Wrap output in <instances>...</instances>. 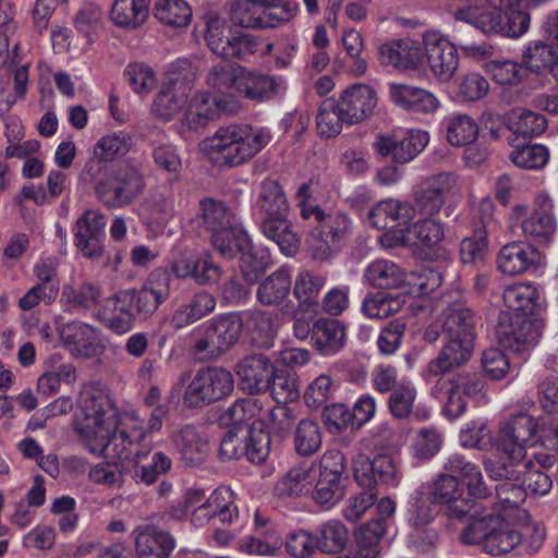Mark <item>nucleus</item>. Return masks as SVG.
Masks as SVG:
<instances>
[{
  "instance_id": "nucleus-1",
  "label": "nucleus",
  "mask_w": 558,
  "mask_h": 558,
  "mask_svg": "<svg viewBox=\"0 0 558 558\" xmlns=\"http://www.w3.org/2000/svg\"><path fill=\"white\" fill-rule=\"evenodd\" d=\"M75 429L88 449L111 459L141 456L146 429L135 412H117L106 389L85 387L80 396Z\"/></svg>"
},
{
  "instance_id": "nucleus-2",
  "label": "nucleus",
  "mask_w": 558,
  "mask_h": 558,
  "mask_svg": "<svg viewBox=\"0 0 558 558\" xmlns=\"http://www.w3.org/2000/svg\"><path fill=\"white\" fill-rule=\"evenodd\" d=\"M268 136L248 124L220 126L203 138L199 151L219 167H238L255 157L267 144Z\"/></svg>"
},
{
  "instance_id": "nucleus-3",
  "label": "nucleus",
  "mask_w": 558,
  "mask_h": 558,
  "mask_svg": "<svg viewBox=\"0 0 558 558\" xmlns=\"http://www.w3.org/2000/svg\"><path fill=\"white\" fill-rule=\"evenodd\" d=\"M518 0H464L453 13L454 19L469 23L485 34H501L507 37L523 35L530 25V16L523 11H502L512 8Z\"/></svg>"
},
{
  "instance_id": "nucleus-4",
  "label": "nucleus",
  "mask_w": 558,
  "mask_h": 558,
  "mask_svg": "<svg viewBox=\"0 0 558 558\" xmlns=\"http://www.w3.org/2000/svg\"><path fill=\"white\" fill-rule=\"evenodd\" d=\"M196 77L197 69L190 60L173 63L150 105L151 114L170 122L183 113Z\"/></svg>"
},
{
  "instance_id": "nucleus-5",
  "label": "nucleus",
  "mask_w": 558,
  "mask_h": 558,
  "mask_svg": "<svg viewBox=\"0 0 558 558\" xmlns=\"http://www.w3.org/2000/svg\"><path fill=\"white\" fill-rule=\"evenodd\" d=\"M145 187L146 180L141 168L123 162L109 169L95 187V195L108 208H122L135 202Z\"/></svg>"
},
{
  "instance_id": "nucleus-6",
  "label": "nucleus",
  "mask_w": 558,
  "mask_h": 558,
  "mask_svg": "<svg viewBox=\"0 0 558 558\" xmlns=\"http://www.w3.org/2000/svg\"><path fill=\"white\" fill-rule=\"evenodd\" d=\"M243 322L239 314L228 313L209 319L202 337L193 344L194 354L216 359L230 350L240 339Z\"/></svg>"
},
{
  "instance_id": "nucleus-7",
  "label": "nucleus",
  "mask_w": 558,
  "mask_h": 558,
  "mask_svg": "<svg viewBox=\"0 0 558 558\" xmlns=\"http://www.w3.org/2000/svg\"><path fill=\"white\" fill-rule=\"evenodd\" d=\"M543 320L526 314L501 312L498 317L496 335L505 349L523 354L532 350L542 337Z\"/></svg>"
},
{
  "instance_id": "nucleus-8",
  "label": "nucleus",
  "mask_w": 558,
  "mask_h": 558,
  "mask_svg": "<svg viewBox=\"0 0 558 558\" xmlns=\"http://www.w3.org/2000/svg\"><path fill=\"white\" fill-rule=\"evenodd\" d=\"M234 388L233 375L223 367H203L187 385L183 400L190 408H198L228 397Z\"/></svg>"
},
{
  "instance_id": "nucleus-9",
  "label": "nucleus",
  "mask_w": 558,
  "mask_h": 558,
  "mask_svg": "<svg viewBox=\"0 0 558 558\" xmlns=\"http://www.w3.org/2000/svg\"><path fill=\"white\" fill-rule=\"evenodd\" d=\"M458 190V177L441 172L422 180L413 190L414 208L421 215L433 216L445 205L446 196Z\"/></svg>"
},
{
  "instance_id": "nucleus-10",
  "label": "nucleus",
  "mask_w": 558,
  "mask_h": 558,
  "mask_svg": "<svg viewBox=\"0 0 558 558\" xmlns=\"http://www.w3.org/2000/svg\"><path fill=\"white\" fill-rule=\"evenodd\" d=\"M424 61L433 74L441 81L451 78L458 68V51L442 34L427 31L423 35Z\"/></svg>"
},
{
  "instance_id": "nucleus-11",
  "label": "nucleus",
  "mask_w": 558,
  "mask_h": 558,
  "mask_svg": "<svg viewBox=\"0 0 558 558\" xmlns=\"http://www.w3.org/2000/svg\"><path fill=\"white\" fill-rule=\"evenodd\" d=\"M58 335L63 348L74 357H94L104 350L97 330L87 323H63L58 328Z\"/></svg>"
},
{
  "instance_id": "nucleus-12",
  "label": "nucleus",
  "mask_w": 558,
  "mask_h": 558,
  "mask_svg": "<svg viewBox=\"0 0 558 558\" xmlns=\"http://www.w3.org/2000/svg\"><path fill=\"white\" fill-rule=\"evenodd\" d=\"M495 453L484 459L485 470L493 480H521L526 469V450L494 441Z\"/></svg>"
},
{
  "instance_id": "nucleus-13",
  "label": "nucleus",
  "mask_w": 558,
  "mask_h": 558,
  "mask_svg": "<svg viewBox=\"0 0 558 558\" xmlns=\"http://www.w3.org/2000/svg\"><path fill=\"white\" fill-rule=\"evenodd\" d=\"M427 143V132L412 131L408 137L402 138L393 134H379L373 146L380 156L391 158L393 162L405 163L411 161Z\"/></svg>"
},
{
  "instance_id": "nucleus-14",
  "label": "nucleus",
  "mask_w": 558,
  "mask_h": 558,
  "mask_svg": "<svg viewBox=\"0 0 558 558\" xmlns=\"http://www.w3.org/2000/svg\"><path fill=\"white\" fill-rule=\"evenodd\" d=\"M134 289L118 291L101 303L97 318L116 333H125L133 327L134 316L131 304Z\"/></svg>"
},
{
  "instance_id": "nucleus-15",
  "label": "nucleus",
  "mask_w": 558,
  "mask_h": 558,
  "mask_svg": "<svg viewBox=\"0 0 558 558\" xmlns=\"http://www.w3.org/2000/svg\"><path fill=\"white\" fill-rule=\"evenodd\" d=\"M274 369L270 359L264 354L243 357L236 365L241 389L250 395L266 391Z\"/></svg>"
},
{
  "instance_id": "nucleus-16",
  "label": "nucleus",
  "mask_w": 558,
  "mask_h": 558,
  "mask_svg": "<svg viewBox=\"0 0 558 558\" xmlns=\"http://www.w3.org/2000/svg\"><path fill=\"white\" fill-rule=\"evenodd\" d=\"M340 111L348 124L359 123L369 117L376 105V92L368 85L354 84L343 90L339 101Z\"/></svg>"
},
{
  "instance_id": "nucleus-17",
  "label": "nucleus",
  "mask_w": 558,
  "mask_h": 558,
  "mask_svg": "<svg viewBox=\"0 0 558 558\" xmlns=\"http://www.w3.org/2000/svg\"><path fill=\"white\" fill-rule=\"evenodd\" d=\"M171 439L185 465H198L208 456V438L195 425L185 424L180 426L173 432Z\"/></svg>"
},
{
  "instance_id": "nucleus-18",
  "label": "nucleus",
  "mask_w": 558,
  "mask_h": 558,
  "mask_svg": "<svg viewBox=\"0 0 558 558\" xmlns=\"http://www.w3.org/2000/svg\"><path fill=\"white\" fill-rule=\"evenodd\" d=\"M379 56L383 64L401 70H420L424 65V52L420 44L410 38L383 44Z\"/></svg>"
},
{
  "instance_id": "nucleus-19",
  "label": "nucleus",
  "mask_w": 558,
  "mask_h": 558,
  "mask_svg": "<svg viewBox=\"0 0 558 558\" xmlns=\"http://www.w3.org/2000/svg\"><path fill=\"white\" fill-rule=\"evenodd\" d=\"M304 219L313 218L319 225L316 227L331 242L340 247L347 242L353 231V223L350 217L341 211L326 214L318 206H308L301 209Z\"/></svg>"
},
{
  "instance_id": "nucleus-20",
  "label": "nucleus",
  "mask_w": 558,
  "mask_h": 558,
  "mask_svg": "<svg viewBox=\"0 0 558 558\" xmlns=\"http://www.w3.org/2000/svg\"><path fill=\"white\" fill-rule=\"evenodd\" d=\"M537 427L538 423L532 415L517 413L500 423L495 441L526 450L533 444Z\"/></svg>"
},
{
  "instance_id": "nucleus-21",
  "label": "nucleus",
  "mask_w": 558,
  "mask_h": 558,
  "mask_svg": "<svg viewBox=\"0 0 558 558\" xmlns=\"http://www.w3.org/2000/svg\"><path fill=\"white\" fill-rule=\"evenodd\" d=\"M437 356L428 362L427 372L433 376L450 373L465 365L474 350V342L445 338Z\"/></svg>"
},
{
  "instance_id": "nucleus-22",
  "label": "nucleus",
  "mask_w": 558,
  "mask_h": 558,
  "mask_svg": "<svg viewBox=\"0 0 558 558\" xmlns=\"http://www.w3.org/2000/svg\"><path fill=\"white\" fill-rule=\"evenodd\" d=\"M170 294V277L166 271L156 270L138 290H134L135 306L143 315L154 314Z\"/></svg>"
},
{
  "instance_id": "nucleus-23",
  "label": "nucleus",
  "mask_w": 558,
  "mask_h": 558,
  "mask_svg": "<svg viewBox=\"0 0 558 558\" xmlns=\"http://www.w3.org/2000/svg\"><path fill=\"white\" fill-rule=\"evenodd\" d=\"M316 478L315 464L302 463L291 468L275 484L274 492L280 498H298L312 492Z\"/></svg>"
},
{
  "instance_id": "nucleus-24",
  "label": "nucleus",
  "mask_w": 558,
  "mask_h": 558,
  "mask_svg": "<svg viewBox=\"0 0 558 558\" xmlns=\"http://www.w3.org/2000/svg\"><path fill=\"white\" fill-rule=\"evenodd\" d=\"M175 541L168 532L149 525L136 531L135 549L138 558H168Z\"/></svg>"
},
{
  "instance_id": "nucleus-25",
  "label": "nucleus",
  "mask_w": 558,
  "mask_h": 558,
  "mask_svg": "<svg viewBox=\"0 0 558 558\" xmlns=\"http://www.w3.org/2000/svg\"><path fill=\"white\" fill-rule=\"evenodd\" d=\"M280 89L277 80L267 74L240 70L238 78V94L253 101H265L275 97Z\"/></svg>"
},
{
  "instance_id": "nucleus-26",
  "label": "nucleus",
  "mask_w": 558,
  "mask_h": 558,
  "mask_svg": "<svg viewBox=\"0 0 558 558\" xmlns=\"http://www.w3.org/2000/svg\"><path fill=\"white\" fill-rule=\"evenodd\" d=\"M463 489L453 475L441 474L435 481L430 496L433 501L451 507L449 515L461 519L468 512V502L462 499Z\"/></svg>"
},
{
  "instance_id": "nucleus-27",
  "label": "nucleus",
  "mask_w": 558,
  "mask_h": 558,
  "mask_svg": "<svg viewBox=\"0 0 558 558\" xmlns=\"http://www.w3.org/2000/svg\"><path fill=\"white\" fill-rule=\"evenodd\" d=\"M535 264V251L522 243L506 244L497 256L498 269L509 276H518L527 271Z\"/></svg>"
},
{
  "instance_id": "nucleus-28",
  "label": "nucleus",
  "mask_w": 558,
  "mask_h": 558,
  "mask_svg": "<svg viewBox=\"0 0 558 558\" xmlns=\"http://www.w3.org/2000/svg\"><path fill=\"white\" fill-rule=\"evenodd\" d=\"M415 217V208L409 202L385 199L375 204L368 219L377 229H385L389 223H405Z\"/></svg>"
},
{
  "instance_id": "nucleus-29",
  "label": "nucleus",
  "mask_w": 558,
  "mask_h": 558,
  "mask_svg": "<svg viewBox=\"0 0 558 558\" xmlns=\"http://www.w3.org/2000/svg\"><path fill=\"white\" fill-rule=\"evenodd\" d=\"M144 439L141 440V450H147L141 456H134L126 459H120L121 461H133L135 464L134 478L136 482H141L146 485L154 484L157 478L166 474L171 469V459L161 451L154 452L151 459L142 463L144 458L150 452V448L143 444Z\"/></svg>"
},
{
  "instance_id": "nucleus-30",
  "label": "nucleus",
  "mask_w": 558,
  "mask_h": 558,
  "mask_svg": "<svg viewBox=\"0 0 558 558\" xmlns=\"http://www.w3.org/2000/svg\"><path fill=\"white\" fill-rule=\"evenodd\" d=\"M263 401L258 398H243L233 402L220 415V422L226 426L254 425L265 420Z\"/></svg>"
},
{
  "instance_id": "nucleus-31",
  "label": "nucleus",
  "mask_w": 558,
  "mask_h": 558,
  "mask_svg": "<svg viewBox=\"0 0 558 558\" xmlns=\"http://www.w3.org/2000/svg\"><path fill=\"white\" fill-rule=\"evenodd\" d=\"M445 338L474 342L475 316L470 308L462 305L448 307L442 322Z\"/></svg>"
},
{
  "instance_id": "nucleus-32",
  "label": "nucleus",
  "mask_w": 558,
  "mask_h": 558,
  "mask_svg": "<svg viewBox=\"0 0 558 558\" xmlns=\"http://www.w3.org/2000/svg\"><path fill=\"white\" fill-rule=\"evenodd\" d=\"M312 340L322 354H333L344 344V327L338 320L319 318L313 325Z\"/></svg>"
},
{
  "instance_id": "nucleus-33",
  "label": "nucleus",
  "mask_w": 558,
  "mask_h": 558,
  "mask_svg": "<svg viewBox=\"0 0 558 558\" xmlns=\"http://www.w3.org/2000/svg\"><path fill=\"white\" fill-rule=\"evenodd\" d=\"M150 0H114L111 5L112 23L125 29H136L148 17Z\"/></svg>"
},
{
  "instance_id": "nucleus-34",
  "label": "nucleus",
  "mask_w": 558,
  "mask_h": 558,
  "mask_svg": "<svg viewBox=\"0 0 558 558\" xmlns=\"http://www.w3.org/2000/svg\"><path fill=\"white\" fill-rule=\"evenodd\" d=\"M386 530V521L383 518L372 519L355 529L356 553L363 558H380V543Z\"/></svg>"
},
{
  "instance_id": "nucleus-35",
  "label": "nucleus",
  "mask_w": 558,
  "mask_h": 558,
  "mask_svg": "<svg viewBox=\"0 0 558 558\" xmlns=\"http://www.w3.org/2000/svg\"><path fill=\"white\" fill-rule=\"evenodd\" d=\"M446 469L461 476L471 496L484 498L488 495L480 468L463 454L452 453L448 458Z\"/></svg>"
},
{
  "instance_id": "nucleus-36",
  "label": "nucleus",
  "mask_w": 558,
  "mask_h": 558,
  "mask_svg": "<svg viewBox=\"0 0 558 558\" xmlns=\"http://www.w3.org/2000/svg\"><path fill=\"white\" fill-rule=\"evenodd\" d=\"M291 290V277L284 269H279L267 276L256 291L257 301L265 306H279Z\"/></svg>"
},
{
  "instance_id": "nucleus-37",
  "label": "nucleus",
  "mask_w": 558,
  "mask_h": 558,
  "mask_svg": "<svg viewBox=\"0 0 558 558\" xmlns=\"http://www.w3.org/2000/svg\"><path fill=\"white\" fill-rule=\"evenodd\" d=\"M216 307L215 298L205 291L196 293L192 300L174 311L171 324L181 329L210 314Z\"/></svg>"
},
{
  "instance_id": "nucleus-38",
  "label": "nucleus",
  "mask_w": 558,
  "mask_h": 558,
  "mask_svg": "<svg viewBox=\"0 0 558 558\" xmlns=\"http://www.w3.org/2000/svg\"><path fill=\"white\" fill-rule=\"evenodd\" d=\"M217 108L211 97L203 93L196 94L184 109L182 126L198 132L215 118Z\"/></svg>"
},
{
  "instance_id": "nucleus-39",
  "label": "nucleus",
  "mask_w": 558,
  "mask_h": 558,
  "mask_svg": "<svg viewBox=\"0 0 558 558\" xmlns=\"http://www.w3.org/2000/svg\"><path fill=\"white\" fill-rule=\"evenodd\" d=\"M298 13V4L291 0H260L257 29L280 27L292 21Z\"/></svg>"
},
{
  "instance_id": "nucleus-40",
  "label": "nucleus",
  "mask_w": 558,
  "mask_h": 558,
  "mask_svg": "<svg viewBox=\"0 0 558 558\" xmlns=\"http://www.w3.org/2000/svg\"><path fill=\"white\" fill-rule=\"evenodd\" d=\"M260 228L265 236L274 241L286 255L296 252L299 239L292 231L286 215L264 218Z\"/></svg>"
},
{
  "instance_id": "nucleus-41",
  "label": "nucleus",
  "mask_w": 558,
  "mask_h": 558,
  "mask_svg": "<svg viewBox=\"0 0 558 558\" xmlns=\"http://www.w3.org/2000/svg\"><path fill=\"white\" fill-rule=\"evenodd\" d=\"M404 304V296L385 292L371 293L362 303L363 313L369 318L384 319L398 313Z\"/></svg>"
},
{
  "instance_id": "nucleus-42",
  "label": "nucleus",
  "mask_w": 558,
  "mask_h": 558,
  "mask_svg": "<svg viewBox=\"0 0 558 558\" xmlns=\"http://www.w3.org/2000/svg\"><path fill=\"white\" fill-rule=\"evenodd\" d=\"M502 299L510 314L531 313L537 300V290L530 283H515L505 289Z\"/></svg>"
},
{
  "instance_id": "nucleus-43",
  "label": "nucleus",
  "mask_w": 558,
  "mask_h": 558,
  "mask_svg": "<svg viewBox=\"0 0 558 558\" xmlns=\"http://www.w3.org/2000/svg\"><path fill=\"white\" fill-rule=\"evenodd\" d=\"M154 15L167 26L186 27L192 19V9L185 0H158Z\"/></svg>"
},
{
  "instance_id": "nucleus-44",
  "label": "nucleus",
  "mask_w": 558,
  "mask_h": 558,
  "mask_svg": "<svg viewBox=\"0 0 558 558\" xmlns=\"http://www.w3.org/2000/svg\"><path fill=\"white\" fill-rule=\"evenodd\" d=\"M349 541L347 526L337 520H330L322 524L316 535L317 548L325 554L342 551Z\"/></svg>"
},
{
  "instance_id": "nucleus-45",
  "label": "nucleus",
  "mask_w": 558,
  "mask_h": 558,
  "mask_svg": "<svg viewBox=\"0 0 558 558\" xmlns=\"http://www.w3.org/2000/svg\"><path fill=\"white\" fill-rule=\"evenodd\" d=\"M366 278L374 287L393 289L403 283L404 272L393 262L379 259L367 267Z\"/></svg>"
},
{
  "instance_id": "nucleus-46",
  "label": "nucleus",
  "mask_w": 558,
  "mask_h": 558,
  "mask_svg": "<svg viewBox=\"0 0 558 558\" xmlns=\"http://www.w3.org/2000/svg\"><path fill=\"white\" fill-rule=\"evenodd\" d=\"M274 44L264 43L259 37L251 34H242L232 36L229 48L225 52L223 59L235 58L247 60L252 56H266L271 52Z\"/></svg>"
},
{
  "instance_id": "nucleus-47",
  "label": "nucleus",
  "mask_w": 558,
  "mask_h": 558,
  "mask_svg": "<svg viewBox=\"0 0 558 558\" xmlns=\"http://www.w3.org/2000/svg\"><path fill=\"white\" fill-rule=\"evenodd\" d=\"M268 389L278 403L293 402L300 398L298 376L287 368L274 369Z\"/></svg>"
},
{
  "instance_id": "nucleus-48",
  "label": "nucleus",
  "mask_w": 558,
  "mask_h": 558,
  "mask_svg": "<svg viewBox=\"0 0 558 558\" xmlns=\"http://www.w3.org/2000/svg\"><path fill=\"white\" fill-rule=\"evenodd\" d=\"M257 206L265 218L286 215L288 210L287 198L277 181L265 180L262 183Z\"/></svg>"
},
{
  "instance_id": "nucleus-49",
  "label": "nucleus",
  "mask_w": 558,
  "mask_h": 558,
  "mask_svg": "<svg viewBox=\"0 0 558 558\" xmlns=\"http://www.w3.org/2000/svg\"><path fill=\"white\" fill-rule=\"evenodd\" d=\"M477 135L478 125L470 116L459 113L448 119L446 138L450 145L463 146L471 144Z\"/></svg>"
},
{
  "instance_id": "nucleus-50",
  "label": "nucleus",
  "mask_w": 558,
  "mask_h": 558,
  "mask_svg": "<svg viewBox=\"0 0 558 558\" xmlns=\"http://www.w3.org/2000/svg\"><path fill=\"white\" fill-rule=\"evenodd\" d=\"M522 231L538 244L547 243L556 231V221L547 211H534L522 221Z\"/></svg>"
},
{
  "instance_id": "nucleus-51",
  "label": "nucleus",
  "mask_w": 558,
  "mask_h": 558,
  "mask_svg": "<svg viewBox=\"0 0 558 558\" xmlns=\"http://www.w3.org/2000/svg\"><path fill=\"white\" fill-rule=\"evenodd\" d=\"M133 144L132 135L123 132L112 133L100 137L93 147V154L105 159L112 161L126 155Z\"/></svg>"
},
{
  "instance_id": "nucleus-52",
  "label": "nucleus",
  "mask_w": 558,
  "mask_h": 558,
  "mask_svg": "<svg viewBox=\"0 0 558 558\" xmlns=\"http://www.w3.org/2000/svg\"><path fill=\"white\" fill-rule=\"evenodd\" d=\"M316 119L319 134L326 137L338 135L347 123L344 114L340 111V105L331 98L322 102Z\"/></svg>"
},
{
  "instance_id": "nucleus-53",
  "label": "nucleus",
  "mask_w": 558,
  "mask_h": 558,
  "mask_svg": "<svg viewBox=\"0 0 558 558\" xmlns=\"http://www.w3.org/2000/svg\"><path fill=\"white\" fill-rule=\"evenodd\" d=\"M201 210L203 222L213 234L233 225L234 215L221 201L206 198L201 202Z\"/></svg>"
},
{
  "instance_id": "nucleus-54",
  "label": "nucleus",
  "mask_w": 558,
  "mask_h": 558,
  "mask_svg": "<svg viewBox=\"0 0 558 558\" xmlns=\"http://www.w3.org/2000/svg\"><path fill=\"white\" fill-rule=\"evenodd\" d=\"M61 298L73 308L89 310L99 303L101 290L90 282L68 284L63 287Z\"/></svg>"
},
{
  "instance_id": "nucleus-55",
  "label": "nucleus",
  "mask_w": 558,
  "mask_h": 558,
  "mask_svg": "<svg viewBox=\"0 0 558 558\" xmlns=\"http://www.w3.org/2000/svg\"><path fill=\"white\" fill-rule=\"evenodd\" d=\"M205 39L208 47L214 53L225 58V52H227L231 43V37L227 36V22L216 13L210 12L205 16Z\"/></svg>"
},
{
  "instance_id": "nucleus-56",
  "label": "nucleus",
  "mask_w": 558,
  "mask_h": 558,
  "mask_svg": "<svg viewBox=\"0 0 558 558\" xmlns=\"http://www.w3.org/2000/svg\"><path fill=\"white\" fill-rule=\"evenodd\" d=\"M211 242L223 257L233 258L244 250L246 235L233 223L213 234Z\"/></svg>"
},
{
  "instance_id": "nucleus-57",
  "label": "nucleus",
  "mask_w": 558,
  "mask_h": 558,
  "mask_svg": "<svg viewBox=\"0 0 558 558\" xmlns=\"http://www.w3.org/2000/svg\"><path fill=\"white\" fill-rule=\"evenodd\" d=\"M282 542L274 529H267L264 537L248 536L240 545V551L247 555H257L265 557L278 556Z\"/></svg>"
},
{
  "instance_id": "nucleus-58",
  "label": "nucleus",
  "mask_w": 558,
  "mask_h": 558,
  "mask_svg": "<svg viewBox=\"0 0 558 558\" xmlns=\"http://www.w3.org/2000/svg\"><path fill=\"white\" fill-rule=\"evenodd\" d=\"M411 246L432 247L444 239V228L441 223L423 219L408 227Z\"/></svg>"
},
{
  "instance_id": "nucleus-59",
  "label": "nucleus",
  "mask_w": 558,
  "mask_h": 558,
  "mask_svg": "<svg viewBox=\"0 0 558 558\" xmlns=\"http://www.w3.org/2000/svg\"><path fill=\"white\" fill-rule=\"evenodd\" d=\"M521 544V534L511 529L493 527L482 550L490 556H500L511 551Z\"/></svg>"
},
{
  "instance_id": "nucleus-60",
  "label": "nucleus",
  "mask_w": 558,
  "mask_h": 558,
  "mask_svg": "<svg viewBox=\"0 0 558 558\" xmlns=\"http://www.w3.org/2000/svg\"><path fill=\"white\" fill-rule=\"evenodd\" d=\"M241 66L230 63H219L214 65L207 76V84L222 94L238 93V78H240Z\"/></svg>"
},
{
  "instance_id": "nucleus-61",
  "label": "nucleus",
  "mask_w": 558,
  "mask_h": 558,
  "mask_svg": "<svg viewBox=\"0 0 558 558\" xmlns=\"http://www.w3.org/2000/svg\"><path fill=\"white\" fill-rule=\"evenodd\" d=\"M265 412L267 433L280 439L286 438L291 433L298 420L294 410L286 405H277L270 410H265Z\"/></svg>"
},
{
  "instance_id": "nucleus-62",
  "label": "nucleus",
  "mask_w": 558,
  "mask_h": 558,
  "mask_svg": "<svg viewBox=\"0 0 558 558\" xmlns=\"http://www.w3.org/2000/svg\"><path fill=\"white\" fill-rule=\"evenodd\" d=\"M514 120L511 121V131L524 138L538 136L545 132L547 128L546 118L533 111H513Z\"/></svg>"
},
{
  "instance_id": "nucleus-63",
  "label": "nucleus",
  "mask_w": 558,
  "mask_h": 558,
  "mask_svg": "<svg viewBox=\"0 0 558 558\" xmlns=\"http://www.w3.org/2000/svg\"><path fill=\"white\" fill-rule=\"evenodd\" d=\"M295 450L302 456L316 452L322 445L319 426L312 420H301L295 429Z\"/></svg>"
},
{
  "instance_id": "nucleus-64",
  "label": "nucleus",
  "mask_w": 558,
  "mask_h": 558,
  "mask_svg": "<svg viewBox=\"0 0 558 558\" xmlns=\"http://www.w3.org/2000/svg\"><path fill=\"white\" fill-rule=\"evenodd\" d=\"M510 158L512 162L520 168L539 169L547 163L549 153L545 146L538 144L518 145L511 153Z\"/></svg>"
}]
</instances>
